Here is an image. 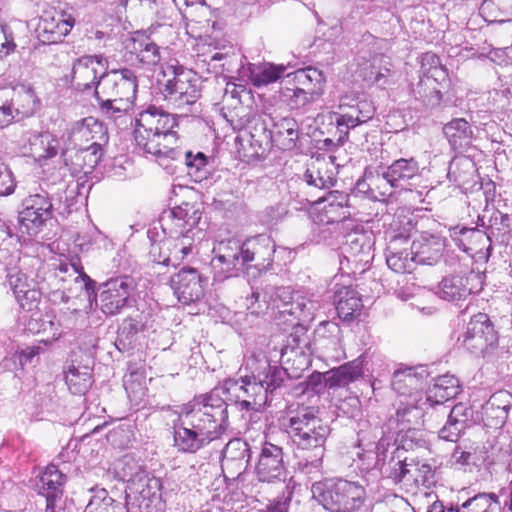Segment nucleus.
Segmentation results:
<instances>
[{
	"label": "nucleus",
	"instance_id": "3",
	"mask_svg": "<svg viewBox=\"0 0 512 512\" xmlns=\"http://www.w3.org/2000/svg\"><path fill=\"white\" fill-rule=\"evenodd\" d=\"M176 118L155 107L149 106L135 119L134 139L136 147L144 154L156 157L165 167L167 159H179L182 156L179 138L174 128Z\"/></svg>",
	"mask_w": 512,
	"mask_h": 512
},
{
	"label": "nucleus",
	"instance_id": "9",
	"mask_svg": "<svg viewBox=\"0 0 512 512\" xmlns=\"http://www.w3.org/2000/svg\"><path fill=\"white\" fill-rule=\"evenodd\" d=\"M266 296L269 297L271 310L280 316H293L299 320L307 321L313 319L316 311L321 307L318 300L307 296H293L290 287L266 286Z\"/></svg>",
	"mask_w": 512,
	"mask_h": 512
},
{
	"label": "nucleus",
	"instance_id": "1",
	"mask_svg": "<svg viewBox=\"0 0 512 512\" xmlns=\"http://www.w3.org/2000/svg\"><path fill=\"white\" fill-rule=\"evenodd\" d=\"M228 405L219 389L195 397L178 411L174 445L180 452L196 453L219 439L227 428Z\"/></svg>",
	"mask_w": 512,
	"mask_h": 512
},
{
	"label": "nucleus",
	"instance_id": "21",
	"mask_svg": "<svg viewBox=\"0 0 512 512\" xmlns=\"http://www.w3.org/2000/svg\"><path fill=\"white\" fill-rule=\"evenodd\" d=\"M75 20L63 12H44L37 31L44 43H58L71 31Z\"/></svg>",
	"mask_w": 512,
	"mask_h": 512
},
{
	"label": "nucleus",
	"instance_id": "56",
	"mask_svg": "<svg viewBox=\"0 0 512 512\" xmlns=\"http://www.w3.org/2000/svg\"><path fill=\"white\" fill-rule=\"evenodd\" d=\"M181 153V158L175 160L181 161L187 166L188 174L195 177L197 181H201L205 178L207 173L206 166L208 164L206 155L202 152H198L196 155H193L190 151L183 152L182 150Z\"/></svg>",
	"mask_w": 512,
	"mask_h": 512
},
{
	"label": "nucleus",
	"instance_id": "24",
	"mask_svg": "<svg viewBox=\"0 0 512 512\" xmlns=\"http://www.w3.org/2000/svg\"><path fill=\"white\" fill-rule=\"evenodd\" d=\"M8 281L20 307L27 311L36 309L41 301V291L34 279L17 271L8 274Z\"/></svg>",
	"mask_w": 512,
	"mask_h": 512
},
{
	"label": "nucleus",
	"instance_id": "44",
	"mask_svg": "<svg viewBox=\"0 0 512 512\" xmlns=\"http://www.w3.org/2000/svg\"><path fill=\"white\" fill-rule=\"evenodd\" d=\"M285 70V66L272 63L249 64V78L255 87H262L276 82Z\"/></svg>",
	"mask_w": 512,
	"mask_h": 512
},
{
	"label": "nucleus",
	"instance_id": "7",
	"mask_svg": "<svg viewBox=\"0 0 512 512\" xmlns=\"http://www.w3.org/2000/svg\"><path fill=\"white\" fill-rule=\"evenodd\" d=\"M165 100L177 111L193 112L200 97L199 78L182 68L173 70V77L161 84Z\"/></svg>",
	"mask_w": 512,
	"mask_h": 512
},
{
	"label": "nucleus",
	"instance_id": "13",
	"mask_svg": "<svg viewBox=\"0 0 512 512\" xmlns=\"http://www.w3.org/2000/svg\"><path fill=\"white\" fill-rule=\"evenodd\" d=\"M201 216L202 213L196 204L182 203L164 213L160 223L164 234L178 239L180 236L195 235L194 229Z\"/></svg>",
	"mask_w": 512,
	"mask_h": 512
},
{
	"label": "nucleus",
	"instance_id": "34",
	"mask_svg": "<svg viewBox=\"0 0 512 512\" xmlns=\"http://www.w3.org/2000/svg\"><path fill=\"white\" fill-rule=\"evenodd\" d=\"M400 241L408 244L405 238L393 239L387 248L386 263L396 273H410L417 264L415 253H413L412 246L410 249L407 247L399 248L398 243Z\"/></svg>",
	"mask_w": 512,
	"mask_h": 512
},
{
	"label": "nucleus",
	"instance_id": "33",
	"mask_svg": "<svg viewBox=\"0 0 512 512\" xmlns=\"http://www.w3.org/2000/svg\"><path fill=\"white\" fill-rule=\"evenodd\" d=\"M460 392L459 380L453 375H442L435 379L434 384L424 395V402L427 406L442 405L448 400L456 397Z\"/></svg>",
	"mask_w": 512,
	"mask_h": 512
},
{
	"label": "nucleus",
	"instance_id": "17",
	"mask_svg": "<svg viewBox=\"0 0 512 512\" xmlns=\"http://www.w3.org/2000/svg\"><path fill=\"white\" fill-rule=\"evenodd\" d=\"M256 475L262 482L272 483L285 480L286 467L282 447L269 442L262 445L256 465Z\"/></svg>",
	"mask_w": 512,
	"mask_h": 512
},
{
	"label": "nucleus",
	"instance_id": "62",
	"mask_svg": "<svg viewBox=\"0 0 512 512\" xmlns=\"http://www.w3.org/2000/svg\"><path fill=\"white\" fill-rule=\"evenodd\" d=\"M16 186L17 182L11 168L0 157V197L13 194Z\"/></svg>",
	"mask_w": 512,
	"mask_h": 512
},
{
	"label": "nucleus",
	"instance_id": "25",
	"mask_svg": "<svg viewBox=\"0 0 512 512\" xmlns=\"http://www.w3.org/2000/svg\"><path fill=\"white\" fill-rule=\"evenodd\" d=\"M244 262L249 268L252 262L258 270H265L272 265L275 243L266 235H258L243 242Z\"/></svg>",
	"mask_w": 512,
	"mask_h": 512
},
{
	"label": "nucleus",
	"instance_id": "41",
	"mask_svg": "<svg viewBox=\"0 0 512 512\" xmlns=\"http://www.w3.org/2000/svg\"><path fill=\"white\" fill-rule=\"evenodd\" d=\"M420 88L431 86L433 83L445 82L447 70L442 66L439 57L433 52H426L421 57Z\"/></svg>",
	"mask_w": 512,
	"mask_h": 512
},
{
	"label": "nucleus",
	"instance_id": "48",
	"mask_svg": "<svg viewBox=\"0 0 512 512\" xmlns=\"http://www.w3.org/2000/svg\"><path fill=\"white\" fill-rule=\"evenodd\" d=\"M501 505L494 493H479L461 505V512H500Z\"/></svg>",
	"mask_w": 512,
	"mask_h": 512
},
{
	"label": "nucleus",
	"instance_id": "51",
	"mask_svg": "<svg viewBox=\"0 0 512 512\" xmlns=\"http://www.w3.org/2000/svg\"><path fill=\"white\" fill-rule=\"evenodd\" d=\"M62 148L60 140L50 132L41 133L32 144L33 153L40 161L55 157Z\"/></svg>",
	"mask_w": 512,
	"mask_h": 512
},
{
	"label": "nucleus",
	"instance_id": "53",
	"mask_svg": "<svg viewBox=\"0 0 512 512\" xmlns=\"http://www.w3.org/2000/svg\"><path fill=\"white\" fill-rule=\"evenodd\" d=\"M138 322L133 319H126L118 330L115 346L120 352L132 349L137 342Z\"/></svg>",
	"mask_w": 512,
	"mask_h": 512
},
{
	"label": "nucleus",
	"instance_id": "36",
	"mask_svg": "<svg viewBox=\"0 0 512 512\" xmlns=\"http://www.w3.org/2000/svg\"><path fill=\"white\" fill-rule=\"evenodd\" d=\"M9 104L15 116L26 118L34 115L40 108V99L33 88L26 85H18L12 89Z\"/></svg>",
	"mask_w": 512,
	"mask_h": 512
},
{
	"label": "nucleus",
	"instance_id": "26",
	"mask_svg": "<svg viewBox=\"0 0 512 512\" xmlns=\"http://www.w3.org/2000/svg\"><path fill=\"white\" fill-rule=\"evenodd\" d=\"M478 279L479 275L474 273H470L469 275L452 274L445 276L439 282L436 294L441 299L450 302L465 300L474 289L471 285V281Z\"/></svg>",
	"mask_w": 512,
	"mask_h": 512
},
{
	"label": "nucleus",
	"instance_id": "19",
	"mask_svg": "<svg viewBox=\"0 0 512 512\" xmlns=\"http://www.w3.org/2000/svg\"><path fill=\"white\" fill-rule=\"evenodd\" d=\"M398 369L393 373L391 386L392 389L400 396H404L405 400L422 401L424 394L422 389L428 373L425 369L419 368Z\"/></svg>",
	"mask_w": 512,
	"mask_h": 512
},
{
	"label": "nucleus",
	"instance_id": "59",
	"mask_svg": "<svg viewBox=\"0 0 512 512\" xmlns=\"http://www.w3.org/2000/svg\"><path fill=\"white\" fill-rule=\"evenodd\" d=\"M276 136L280 139L283 138L282 145L286 149H291L295 146L298 139V125L293 118H282L276 123Z\"/></svg>",
	"mask_w": 512,
	"mask_h": 512
},
{
	"label": "nucleus",
	"instance_id": "20",
	"mask_svg": "<svg viewBox=\"0 0 512 512\" xmlns=\"http://www.w3.org/2000/svg\"><path fill=\"white\" fill-rule=\"evenodd\" d=\"M422 401L412 399L400 401L394 416L388 420V429L394 430V433L411 431L422 424V418L425 412L426 404Z\"/></svg>",
	"mask_w": 512,
	"mask_h": 512
},
{
	"label": "nucleus",
	"instance_id": "23",
	"mask_svg": "<svg viewBox=\"0 0 512 512\" xmlns=\"http://www.w3.org/2000/svg\"><path fill=\"white\" fill-rule=\"evenodd\" d=\"M66 476L54 464L48 465L39 475L36 483L37 491L45 497L46 512H55L56 503L63 495Z\"/></svg>",
	"mask_w": 512,
	"mask_h": 512
},
{
	"label": "nucleus",
	"instance_id": "37",
	"mask_svg": "<svg viewBox=\"0 0 512 512\" xmlns=\"http://www.w3.org/2000/svg\"><path fill=\"white\" fill-rule=\"evenodd\" d=\"M334 302L339 317L347 321L359 315L363 307L359 293L346 286L335 291Z\"/></svg>",
	"mask_w": 512,
	"mask_h": 512
},
{
	"label": "nucleus",
	"instance_id": "49",
	"mask_svg": "<svg viewBox=\"0 0 512 512\" xmlns=\"http://www.w3.org/2000/svg\"><path fill=\"white\" fill-rule=\"evenodd\" d=\"M324 161L317 160L305 172L304 179L308 185L320 189L330 188L334 185L335 179L332 171L326 169Z\"/></svg>",
	"mask_w": 512,
	"mask_h": 512
},
{
	"label": "nucleus",
	"instance_id": "50",
	"mask_svg": "<svg viewBox=\"0 0 512 512\" xmlns=\"http://www.w3.org/2000/svg\"><path fill=\"white\" fill-rule=\"evenodd\" d=\"M131 51L144 65H156L161 60L159 47L149 38H134Z\"/></svg>",
	"mask_w": 512,
	"mask_h": 512
},
{
	"label": "nucleus",
	"instance_id": "27",
	"mask_svg": "<svg viewBox=\"0 0 512 512\" xmlns=\"http://www.w3.org/2000/svg\"><path fill=\"white\" fill-rule=\"evenodd\" d=\"M348 195L339 191H331L325 198H319L317 205H322L317 214L321 224L338 223L349 216L347 211Z\"/></svg>",
	"mask_w": 512,
	"mask_h": 512
},
{
	"label": "nucleus",
	"instance_id": "18",
	"mask_svg": "<svg viewBox=\"0 0 512 512\" xmlns=\"http://www.w3.org/2000/svg\"><path fill=\"white\" fill-rule=\"evenodd\" d=\"M106 59L102 55L83 56L78 58L72 66L71 85L78 90H87L97 82L105 73Z\"/></svg>",
	"mask_w": 512,
	"mask_h": 512
},
{
	"label": "nucleus",
	"instance_id": "28",
	"mask_svg": "<svg viewBox=\"0 0 512 512\" xmlns=\"http://www.w3.org/2000/svg\"><path fill=\"white\" fill-rule=\"evenodd\" d=\"M446 243L445 239L435 234H422L412 243L416 261L420 264L434 265L443 256Z\"/></svg>",
	"mask_w": 512,
	"mask_h": 512
},
{
	"label": "nucleus",
	"instance_id": "8",
	"mask_svg": "<svg viewBox=\"0 0 512 512\" xmlns=\"http://www.w3.org/2000/svg\"><path fill=\"white\" fill-rule=\"evenodd\" d=\"M239 156L246 162L264 158L272 145V133L260 115L248 118L236 138Z\"/></svg>",
	"mask_w": 512,
	"mask_h": 512
},
{
	"label": "nucleus",
	"instance_id": "22",
	"mask_svg": "<svg viewBox=\"0 0 512 512\" xmlns=\"http://www.w3.org/2000/svg\"><path fill=\"white\" fill-rule=\"evenodd\" d=\"M171 288L180 302L189 304L203 296L202 278L194 268H183L170 280Z\"/></svg>",
	"mask_w": 512,
	"mask_h": 512
},
{
	"label": "nucleus",
	"instance_id": "57",
	"mask_svg": "<svg viewBox=\"0 0 512 512\" xmlns=\"http://www.w3.org/2000/svg\"><path fill=\"white\" fill-rule=\"evenodd\" d=\"M101 113L109 119H119L126 114L132 103L129 101H114L113 98L95 94Z\"/></svg>",
	"mask_w": 512,
	"mask_h": 512
},
{
	"label": "nucleus",
	"instance_id": "39",
	"mask_svg": "<svg viewBox=\"0 0 512 512\" xmlns=\"http://www.w3.org/2000/svg\"><path fill=\"white\" fill-rule=\"evenodd\" d=\"M65 383L71 393L84 395L92 385V368L89 365L71 363L64 371Z\"/></svg>",
	"mask_w": 512,
	"mask_h": 512
},
{
	"label": "nucleus",
	"instance_id": "5",
	"mask_svg": "<svg viewBox=\"0 0 512 512\" xmlns=\"http://www.w3.org/2000/svg\"><path fill=\"white\" fill-rule=\"evenodd\" d=\"M313 407H305L288 419L287 429L293 442L301 450L313 451L310 464L319 468L325 453V443L331 433L330 426L318 415Z\"/></svg>",
	"mask_w": 512,
	"mask_h": 512
},
{
	"label": "nucleus",
	"instance_id": "52",
	"mask_svg": "<svg viewBox=\"0 0 512 512\" xmlns=\"http://www.w3.org/2000/svg\"><path fill=\"white\" fill-rule=\"evenodd\" d=\"M123 510L122 504L110 497L107 490L100 489L91 497L84 512H123Z\"/></svg>",
	"mask_w": 512,
	"mask_h": 512
},
{
	"label": "nucleus",
	"instance_id": "6",
	"mask_svg": "<svg viewBox=\"0 0 512 512\" xmlns=\"http://www.w3.org/2000/svg\"><path fill=\"white\" fill-rule=\"evenodd\" d=\"M311 492L313 498L330 512H356L366 499V491L361 484L344 479L315 482Z\"/></svg>",
	"mask_w": 512,
	"mask_h": 512
},
{
	"label": "nucleus",
	"instance_id": "30",
	"mask_svg": "<svg viewBox=\"0 0 512 512\" xmlns=\"http://www.w3.org/2000/svg\"><path fill=\"white\" fill-rule=\"evenodd\" d=\"M443 134L450 147L457 153H464L472 146L474 132L464 118H454L443 126Z\"/></svg>",
	"mask_w": 512,
	"mask_h": 512
},
{
	"label": "nucleus",
	"instance_id": "16",
	"mask_svg": "<svg viewBox=\"0 0 512 512\" xmlns=\"http://www.w3.org/2000/svg\"><path fill=\"white\" fill-rule=\"evenodd\" d=\"M213 253L215 255L211 261L212 267L224 278L236 276L240 270L246 268L243 242L239 240L221 241L213 248Z\"/></svg>",
	"mask_w": 512,
	"mask_h": 512
},
{
	"label": "nucleus",
	"instance_id": "31",
	"mask_svg": "<svg viewBox=\"0 0 512 512\" xmlns=\"http://www.w3.org/2000/svg\"><path fill=\"white\" fill-rule=\"evenodd\" d=\"M512 407V394L506 390L494 393L489 400L482 405L483 419L489 426L501 427L508 418Z\"/></svg>",
	"mask_w": 512,
	"mask_h": 512
},
{
	"label": "nucleus",
	"instance_id": "45",
	"mask_svg": "<svg viewBox=\"0 0 512 512\" xmlns=\"http://www.w3.org/2000/svg\"><path fill=\"white\" fill-rule=\"evenodd\" d=\"M284 363L290 367L282 368L285 375L299 377L300 373L308 369L311 365V353L305 351L302 347H287L282 352Z\"/></svg>",
	"mask_w": 512,
	"mask_h": 512
},
{
	"label": "nucleus",
	"instance_id": "35",
	"mask_svg": "<svg viewBox=\"0 0 512 512\" xmlns=\"http://www.w3.org/2000/svg\"><path fill=\"white\" fill-rule=\"evenodd\" d=\"M392 446L390 439L382 437L378 440L375 448H362L357 449L355 452L356 458L354 461L357 467L362 471H371L374 469L380 470L383 466V461L388 459V450Z\"/></svg>",
	"mask_w": 512,
	"mask_h": 512
},
{
	"label": "nucleus",
	"instance_id": "54",
	"mask_svg": "<svg viewBox=\"0 0 512 512\" xmlns=\"http://www.w3.org/2000/svg\"><path fill=\"white\" fill-rule=\"evenodd\" d=\"M71 269L73 270V274L69 275V278H72L71 280L61 278L64 283L73 282V286H63V291L61 292V300L63 302H68L71 294L77 292L78 290L85 289L88 292L89 290H93L95 285V282L91 280L90 277L87 276L84 272H78L77 268L74 266H71Z\"/></svg>",
	"mask_w": 512,
	"mask_h": 512
},
{
	"label": "nucleus",
	"instance_id": "10",
	"mask_svg": "<svg viewBox=\"0 0 512 512\" xmlns=\"http://www.w3.org/2000/svg\"><path fill=\"white\" fill-rule=\"evenodd\" d=\"M458 342L473 354L485 355L497 346L498 334L488 315L478 313L470 319Z\"/></svg>",
	"mask_w": 512,
	"mask_h": 512
},
{
	"label": "nucleus",
	"instance_id": "60",
	"mask_svg": "<svg viewBox=\"0 0 512 512\" xmlns=\"http://www.w3.org/2000/svg\"><path fill=\"white\" fill-rule=\"evenodd\" d=\"M246 310L255 316H261L271 310L269 297L266 296V287L263 292L252 290L251 294L245 298Z\"/></svg>",
	"mask_w": 512,
	"mask_h": 512
},
{
	"label": "nucleus",
	"instance_id": "4",
	"mask_svg": "<svg viewBox=\"0 0 512 512\" xmlns=\"http://www.w3.org/2000/svg\"><path fill=\"white\" fill-rule=\"evenodd\" d=\"M74 190H68L65 182H60L56 192L30 195L23 201L19 212L20 230L29 235H36L46 221L52 217L53 209L60 213H69Z\"/></svg>",
	"mask_w": 512,
	"mask_h": 512
},
{
	"label": "nucleus",
	"instance_id": "11",
	"mask_svg": "<svg viewBox=\"0 0 512 512\" xmlns=\"http://www.w3.org/2000/svg\"><path fill=\"white\" fill-rule=\"evenodd\" d=\"M137 87L135 73L128 68H123L103 73L95 87V94H102L104 97L113 98L114 101H129L133 103Z\"/></svg>",
	"mask_w": 512,
	"mask_h": 512
},
{
	"label": "nucleus",
	"instance_id": "46",
	"mask_svg": "<svg viewBox=\"0 0 512 512\" xmlns=\"http://www.w3.org/2000/svg\"><path fill=\"white\" fill-rule=\"evenodd\" d=\"M511 0H484L480 6V13L484 20L489 23L506 24L512 22L510 16L512 12L507 5Z\"/></svg>",
	"mask_w": 512,
	"mask_h": 512
},
{
	"label": "nucleus",
	"instance_id": "58",
	"mask_svg": "<svg viewBox=\"0 0 512 512\" xmlns=\"http://www.w3.org/2000/svg\"><path fill=\"white\" fill-rule=\"evenodd\" d=\"M118 473L120 477L126 481L129 485L133 480L141 478L142 475H146L148 472L135 458L129 455H125L118 463Z\"/></svg>",
	"mask_w": 512,
	"mask_h": 512
},
{
	"label": "nucleus",
	"instance_id": "15",
	"mask_svg": "<svg viewBox=\"0 0 512 512\" xmlns=\"http://www.w3.org/2000/svg\"><path fill=\"white\" fill-rule=\"evenodd\" d=\"M65 148H62V157L66 166H69L67 154L71 147L82 146L84 143L91 141L99 142L101 146L107 143L108 135L104 126L92 117L74 122L69 129L63 134Z\"/></svg>",
	"mask_w": 512,
	"mask_h": 512
},
{
	"label": "nucleus",
	"instance_id": "40",
	"mask_svg": "<svg viewBox=\"0 0 512 512\" xmlns=\"http://www.w3.org/2000/svg\"><path fill=\"white\" fill-rule=\"evenodd\" d=\"M403 451L396 447L394 451L383 461V466L380 468V473L393 480L395 483H400L407 479L408 476H414L413 470L410 468V463H407L406 458H402Z\"/></svg>",
	"mask_w": 512,
	"mask_h": 512
},
{
	"label": "nucleus",
	"instance_id": "47",
	"mask_svg": "<svg viewBox=\"0 0 512 512\" xmlns=\"http://www.w3.org/2000/svg\"><path fill=\"white\" fill-rule=\"evenodd\" d=\"M366 177L369 180L368 189L370 190V198L374 200H384L392 195V189L396 187L390 183L386 177V170L379 172L378 170L366 169Z\"/></svg>",
	"mask_w": 512,
	"mask_h": 512
},
{
	"label": "nucleus",
	"instance_id": "64",
	"mask_svg": "<svg viewBox=\"0 0 512 512\" xmlns=\"http://www.w3.org/2000/svg\"><path fill=\"white\" fill-rule=\"evenodd\" d=\"M362 426L363 428H360L357 432L356 449L375 448L379 434L377 428L371 427L366 422Z\"/></svg>",
	"mask_w": 512,
	"mask_h": 512
},
{
	"label": "nucleus",
	"instance_id": "61",
	"mask_svg": "<svg viewBox=\"0 0 512 512\" xmlns=\"http://www.w3.org/2000/svg\"><path fill=\"white\" fill-rule=\"evenodd\" d=\"M283 95L292 108L303 107L317 98V96L313 95V92L305 91L296 86L294 88H286Z\"/></svg>",
	"mask_w": 512,
	"mask_h": 512
},
{
	"label": "nucleus",
	"instance_id": "29",
	"mask_svg": "<svg viewBox=\"0 0 512 512\" xmlns=\"http://www.w3.org/2000/svg\"><path fill=\"white\" fill-rule=\"evenodd\" d=\"M250 449L246 441L240 438L230 440L222 454L221 467L232 475H240L247 467Z\"/></svg>",
	"mask_w": 512,
	"mask_h": 512
},
{
	"label": "nucleus",
	"instance_id": "12",
	"mask_svg": "<svg viewBox=\"0 0 512 512\" xmlns=\"http://www.w3.org/2000/svg\"><path fill=\"white\" fill-rule=\"evenodd\" d=\"M136 288L135 280L130 276H119L101 284L98 301L101 311L106 315H116L128 305L129 298Z\"/></svg>",
	"mask_w": 512,
	"mask_h": 512
},
{
	"label": "nucleus",
	"instance_id": "42",
	"mask_svg": "<svg viewBox=\"0 0 512 512\" xmlns=\"http://www.w3.org/2000/svg\"><path fill=\"white\" fill-rule=\"evenodd\" d=\"M385 170L386 177L397 188L402 187L406 182L418 175L419 165L414 158H400L395 160Z\"/></svg>",
	"mask_w": 512,
	"mask_h": 512
},
{
	"label": "nucleus",
	"instance_id": "32",
	"mask_svg": "<svg viewBox=\"0 0 512 512\" xmlns=\"http://www.w3.org/2000/svg\"><path fill=\"white\" fill-rule=\"evenodd\" d=\"M366 356L345 363L326 372L325 386L328 388L345 387L363 376Z\"/></svg>",
	"mask_w": 512,
	"mask_h": 512
},
{
	"label": "nucleus",
	"instance_id": "55",
	"mask_svg": "<svg viewBox=\"0 0 512 512\" xmlns=\"http://www.w3.org/2000/svg\"><path fill=\"white\" fill-rule=\"evenodd\" d=\"M344 250L351 257H360L359 261L368 262L371 254V245L366 235L361 233H352L347 236Z\"/></svg>",
	"mask_w": 512,
	"mask_h": 512
},
{
	"label": "nucleus",
	"instance_id": "43",
	"mask_svg": "<svg viewBox=\"0 0 512 512\" xmlns=\"http://www.w3.org/2000/svg\"><path fill=\"white\" fill-rule=\"evenodd\" d=\"M293 81L296 87L313 92V95L318 97L323 92L325 77L321 70L306 67L294 72Z\"/></svg>",
	"mask_w": 512,
	"mask_h": 512
},
{
	"label": "nucleus",
	"instance_id": "63",
	"mask_svg": "<svg viewBox=\"0 0 512 512\" xmlns=\"http://www.w3.org/2000/svg\"><path fill=\"white\" fill-rule=\"evenodd\" d=\"M193 239L194 235L180 236V238L175 239V243L170 250L175 265L192 253Z\"/></svg>",
	"mask_w": 512,
	"mask_h": 512
},
{
	"label": "nucleus",
	"instance_id": "2",
	"mask_svg": "<svg viewBox=\"0 0 512 512\" xmlns=\"http://www.w3.org/2000/svg\"><path fill=\"white\" fill-rule=\"evenodd\" d=\"M250 375L225 381L222 390L235 401L241 410L259 411L267 402L268 393L280 387L285 371L282 367L272 366L268 358L259 353L253 354L246 363Z\"/></svg>",
	"mask_w": 512,
	"mask_h": 512
},
{
	"label": "nucleus",
	"instance_id": "14",
	"mask_svg": "<svg viewBox=\"0 0 512 512\" xmlns=\"http://www.w3.org/2000/svg\"><path fill=\"white\" fill-rule=\"evenodd\" d=\"M161 481L147 473L127 485L126 501L136 512H152L160 503Z\"/></svg>",
	"mask_w": 512,
	"mask_h": 512
},
{
	"label": "nucleus",
	"instance_id": "38",
	"mask_svg": "<svg viewBox=\"0 0 512 512\" xmlns=\"http://www.w3.org/2000/svg\"><path fill=\"white\" fill-rule=\"evenodd\" d=\"M102 156L103 148L101 143L92 142L88 147L80 148L75 152L69 170L73 174L83 173L87 175L99 164Z\"/></svg>",
	"mask_w": 512,
	"mask_h": 512
}]
</instances>
